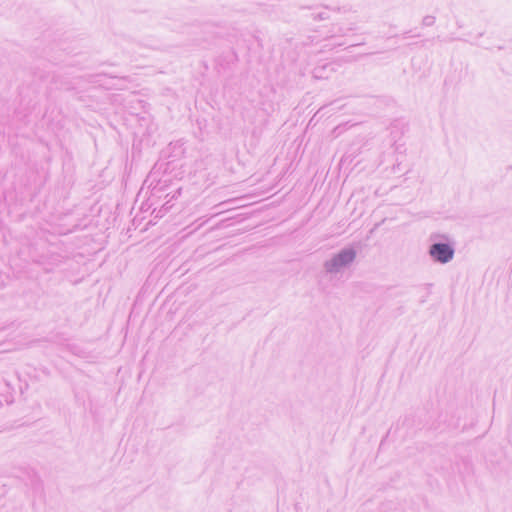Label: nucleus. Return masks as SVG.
Listing matches in <instances>:
<instances>
[{
    "mask_svg": "<svg viewBox=\"0 0 512 512\" xmlns=\"http://www.w3.org/2000/svg\"><path fill=\"white\" fill-rule=\"evenodd\" d=\"M355 258V252L353 250H344L337 254L326 264V269L329 272H334L339 268L351 263Z\"/></svg>",
    "mask_w": 512,
    "mask_h": 512,
    "instance_id": "1",
    "label": "nucleus"
},
{
    "mask_svg": "<svg viewBox=\"0 0 512 512\" xmlns=\"http://www.w3.org/2000/svg\"><path fill=\"white\" fill-rule=\"evenodd\" d=\"M430 254L435 260L446 263L453 258L454 251L449 245L438 243L431 246Z\"/></svg>",
    "mask_w": 512,
    "mask_h": 512,
    "instance_id": "2",
    "label": "nucleus"
}]
</instances>
